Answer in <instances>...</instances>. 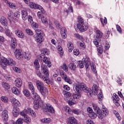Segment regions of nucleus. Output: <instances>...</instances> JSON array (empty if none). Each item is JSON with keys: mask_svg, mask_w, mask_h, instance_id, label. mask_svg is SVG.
<instances>
[{"mask_svg": "<svg viewBox=\"0 0 124 124\" xmlns=\"http://www.w3.org/2000/svg\"><path fill=\"white\" fill-rule=\"evenodd\" d=\"M76 91L78 93H74L73 94L74 99H79L81 97V94L80 93L83 91L85 93H87V95L89 97H91L93 94L96 95L98 93V87L96 85L94 84L92 86V91L91 89L87 87V86L84 83H79L76 86Z\"/></svg>", "mask_w": 124, "mask_h": 124, "instance_id": "1", "label": "nucleus"}, {"mask_svg": "<svg viewBox=\"0 0 124 124\" xmlns=\"http://www.w3.org/2000/svg\"><path fill=\"white\" fill-rule=\"evenodd\" d=\"M77 25L78 29L80 31H86L88 29H89V26L88 25L85 24L84 22V19L83 17L81 16H78V21L77 22Z\"/></svg>", "mask_w": 124, "mask_h": 124, "instance_id": "2", "label": "nucleus"}, {"mask_svg": "<svg viewBox=\"0 0 124 124\" xmlns=\"http://www.w3.org/2000/svg\"><path fill=\"white\" fill-rule=\"evenodd\" d=\"M36 85L38 91H39L43 95H45L47 93V89H46L44 90V84H43L42 81L40 80H37L36 81Z\"/></svg>", "mask_w": 124, "mask_h": 124, "instance_id": "3", "label": "nucleus"}, {"mask_svg": "<svg viewBox=\"0 0 124 124\" xmlns=\"http://www.w3.org/2000/svg\"><path fill=\"white\" fill-rule=\"evenodd\" d=\"M97 112V117L100 120H102L104 118V117L108 116V114H109V111L106 108H103L102 110L100 109L98 110Z\"/></svg>", "mask_w": 124, "mask_h": 124, "instance_id": "4", "label": "nucleus"}, {"mask_svg": "<svg viewBox=\"0 0 124 124\" xmlns=\"http://www.w3.org/2000/svg\"><path fill=\"white\" fill-rule=\"evenodd\" d=\"M8 59L5 57H2L0 60V65L3 69L7 68Z\"/></svg>", "mask_w": 124, "mask_h": 124, "instance_id": "5", "label": "nucleus"}, {"mask_svg": "<svg viewBox=\"0 0 124 124\" xmlns=\"http://www.w3.org/2000/svg\"><path fill=\"white\" fill-rule=\"evenodd\" d=\"M29 6L31 8H34V9H39V10H41L42 13H44V9L40 5L35 4L32 2L29 3Z\"/></svg>", "mask_w": 124, "mask_h": 124, "instance_id": "6", "label": "nucleus"}, {"mask_svg": "<svg viewBox=\"0 0 124 124\" xmlns=\"http://www.w3.org/2000/svg\"><path fill=\"white\" fill-rule=\"evenodd\" d=\"M44 112H49V113H55L54 108L49 104H47L44 107Z\"/></svg>", "mask_w": 124, "mask_h": 124, "instance_id": "7", "label": "nucleus"}, {"mask_svg": "<svg viewBox=\"0 0 124 124\" xmlns=\"http://www.w3.org/2000/svg\"><path fill=\"white\" fill-rule=\"evenodd\" d=\"M15 55L17 60H22L24 58V54L20 49H16L15 52Z\"/></svg>", "mask_w": 124, "mask_h": 124, "instance_id": "8", "label": "nucleus"}, {"mask_svg": "<svg viewBox=\"0 0 124 124\" xmlns=\"http://www.w3.org/2000/svg\"><path fill=\"white\" fill-rule=\"evenodd\" d=\"M41 71L42 72L43 74L46 75V77L49 76V70H48V68L47 66L42 64L41 66Z\"/></svg>", "mask_w": 124, "mask_h": 124, "instance_id": "9", "label": "nucleus"}, {"mask_svg": "<svg viewBox=\"0 0 124 124\" xmlns=\"http://www.w3.org/2000/svg\"><path fill=\"white\" fill-rule=\"evenodd\" d=\"M40 60L43 61V62H45V63H46L48 67H51L52 65L51 62L49 61V60L48 58H47V57H45V56H44V54L40 56Z\"/></svg>", "mask_w": 124, "mask_h": 124, "instance_id": "10", "label": "nucleus"}, {"mask_svg": "<svg viewBox=\"0 0 124 124\" xmlns=\"http://www.w3.org/2000/svg\"><path fill=\"white\" fill-rule=\"evenodd\" d=\"M20 115L21 116H22V117H24V122H25V123H26V124L31 123V119L30 117L27 115V114H26V113H25L24 111L21 112Z\"/></svg>", "mask_w": 124, "mask_h": 124, "instance_id": "11", "label": "nucleus"}, {"mask_svg": "<svg viewBox=\"0 0 124 124\" xmlns=\"http://www.w3.org/2000/svg\"><path fill=\"white\" fill-rule=\"evenodd\" d=\"M61 34L63 39H65L67 37V31L64 27H62L61 29Z\"/></svg>", "mask_w": 124, "mask_h": 124, "instance_id": "12", "label": "nucleus"}, {"mask_svg": "<svg viewBox=\"0 0 124 124\" xmlns=\"http://www.w3.org/2000/svg\"><path fill=\"white\" fill-rule=\"evenodd\" d=\"M44 36V35H34V37L36 42H38V43H42L43 40H44V39L43 38Z\"/></svg>", "mask_w": 124, "mask_h": 124, "instance_id": "13", "label": "nucleus"}, {"mask_svg": "<svg viewBox=\"0 0 124 124\" xmlns=\"http://www.w3.org/2000/svg\"><path fill=\"white\" fill-rule=\"evenodd\" d=\"M10 101L11 103L15 105V106H16L17 107H20V106H21V103H20V102L16 99V98H12L11 99Z\"/></svg>", "mask_w": 124, "mask_h": 124, "instance_id": "14", "label": "nucleus"}, {"mask_svg": "<svg viewBox=\"0 0 124 124\" xmlns=\"http://www.w3.org/2000/svg\"><path fill=\"white\" fill-rule=\"evenodd\" d=\"M103 36V33L99 30L96 31L95 38L97 39L99 41H101V38Z\"/></svg>", "mask_w": 124, "mask_h": 124, "instance_id": "15", "label": "nucleus"}, {"mask_svg": "<svg viewBox=\"0 0 124 124\" xmlns=\"http://www.w3.org/2000/svg\"><path fill=\"white\" fill-rule=\"evenodd\" d=\"M15 85L17 88H21L23 85V82L20 78H16L15 81Z\"/></svg>", "mask_w": 124, "mask_h": 124, "instance_id": "16", "label": "nucleus"}, {"mask_svg": "<svg viewBox=\"0 0 124 124\" xmlns=\"http://www.w3.org/2000/svg\"><path fill=\"white\" fill-rule=\"evenodd\" d=\"M2 119L3 121H8V111L7 110H4L2 112Z\"/></svg>", "mask_w": 124, "mask_h": 124, "instance_id": "17", "label": "nucleus"}, {"mask_svg": "<svg viewBox=\"0 0 124 124\" xmlns=\"http://www.w3.org/2000/svg\"><path fill=\"white\" fill-rule=\"evenodd\" d=\"M22 18L24 21L28 19V12L26 9L23 10L21 11Z\"/></svg>", "mask_w": 124, "mask_h": 124, "instance_id": "18", "label": "nucleus"}, {"mask_svg": "<svg viewBox=\"0 0 124 124\" xmlns=\"http://www.w3.org/2000/svg\"><path fill=\"white\" fill-rule=\"evenodd\" d=\"M37 69V71H36V75H37V76H38V77H39L40 78H42L43 80H44L45 82H49V79L46 78H43V77L42 76V74H41V73H40V71H39V69Z\"/></svg>", "mask_w": 124, "mask_h": 124, "instance_id": "19", "label": "nucleus"}, {"mask_svg": "<svg viewBox=\"0 0 124 124\" xmlns=\"http://www.w3.org/2000/svg\"><path fill=\"white\" fill-rule=\"evenodd\" d=\"M19 108L17 107H14L13 109V115L14 117H18L19 116Z\"/></svg>", "mask_w": 124, "mask_h": 124, "instance_id": "20", "label": "nucleus"}, {"mask_svg": "<svg viewBox=\"0 0 124 124\" xmlns=\"http://www.w3.org/2000/svg\"><path fill=\"white\" fill-rule=\"evenodd\" d=\"M39 101H40V100H34V101L33 102L34 109H35L36 110H38V109H39V108H40V107H41V106H40V105H39Z\"/></svg>", "mask_w": 124, "mask_h": 124, "instance_id": "21", "label": "nucleus"}, {"mask_svg": "<svg viewBox=\"0 0 124 124\" xmlns=\"http://www.w3.org/2000/svg\"><path fill=\"white\" fill-rule=\"evenodd\" d=\"M67 124H77V121L75 118L74 117H71L67 119Z\"/></svg>", "mask_w": 124, "mask_h": 124, "instance_id": "22", "label": "nucleus"}, {"mask_svg": "<svg viewBox=\"0 0 124 124\" xmlns=\"http://www.w3.org/2000/svg\"><path fill=\"white\" fill-rule=\"evenodd\" d=\"M16 34L19 38H24L25 37V34L21 30H16Z\"/></svg>", "mask_w": 124, "mask_h": 124, "instance_id": "23", "label": "nucleus"}, {"mask_svg": "<svg viewBox=\"0 0 124 124\" xmlns=\"http://www.w3.org/2000/svg\"><path fill=\"white\" fill-rule=\"evenodd\" d=\"M31 93H32L31 95L32 96V98L35 99V100H41V99H40V97L37 93H36L35 91H32V92Z\"/></svg>", "mask_w": 124, "mask_h": 124, "instance_id": "24", "label": "nucleus"}, {"mask_svg": "<svg viewBox=\"0 0 124 124\" xmlns=\"http://www.w3.org/2000/svg\"><path fill=\"white\" fill-rule=\"evenodd\" d=\"M12 92L13 93H14V94H16V95H20L21 94L20 90L16 87H14L12 88Z\"/></svg>", "mask_w": 124, "mask_h": 124, "instance_id": "25", "label": "nucleus"}, {"mask_svg": "<svg viewBox=\"0 0 124 124\" xmlns=\"http://www.w3.org/2000/svg\"><path fill=\"white\" fill-rule=\"evenodd\" d=\"M0 22L3 26H7L8 23L7 19L4 16H1L0 18Z\"/></svg>", "mask_w": 124, "mask_h": 124, "instance_id": "26", "label": "nucleus"}, {"mask_svg": "<svg viewBox=\"0 0 124 124\" xmlns=\"http://www.w3.org/2000/svg\"><path fill=\"white\" fill-rule=\"evenodd\" d=\"M62 93L64 94L65 97H66L67 100L71 99V93H70L64 91H63Z\"/></svg>", "mask_w": 124, "mask_h": 124, "instance_id": "27", "label": "nucleus"}, {"mask_svg": "<svg viewBox=\"0 0 124 124\" xmlns=\"http://www.w3.org/2000/svg\"><path fill=\"white\" fill-rule=\"evenodd\" d=\"M67 47L69 49V52L71 53L72 52V50L74 49V46H73V43L71 42H68L67 44Z\"/></svg>", "mask_w": 124, "mask_h": 124, "instance_id": "28", "label": "nucleus"}, {"mask_svg": "<svg viewBox=\"0 0 124 124\" xmlns=\"http://www.w3.org/2000/svg\"><path fill=\"white\" fill-rule=\"evenodd\" d=\"M27 112L29 115H30L32 117H35V113L34 112V111H33V110H32L31 108H27Z\"/></svg>", "mask_w": 124, "mask_h": 124, "instance_id": "29", "label": "nucleus"}, {"mask_svg": "<svg viewBox=\"0 0 124 124\" xmlns=\"http://www.w3.org/2000/svg\"><path fill=\"white\" fill-rule=\"evenodd\" d=\"M28 85L29 89L31 91V92L35 91V88H34V86H33V84L32 82H28Z\"/></svg>", "mask_w": 124, "mask_h": 124, "instance_id": "30", "label": "nucleus"}, {"mask_svg": "<svg viewBox=\"0 0 124 124\" xmlns=\"http://www.w3.org/2000/svg\"><path fill=\"white\" fill-rule=\"evenodd\" d=\"M5 34L7 36H8V37H11L12 36V32H11L8 28H6L5 29Z\"/></svg>", "mask_w": 124, "mask_h": 124, "instance_id": "31", "label": "nucleus"}, {"mask_svg": "<svg viewBox=\"0 0 124 124\" xmlns=\"http://www.w3.org/2000/svg\"><path fill=\"white\" fill-rule=\"evenodd\" d=\"M70 115H72V114H76V115H80L81 114V112L79 111V109H72L71 111L70 112Z\"/></svg>", "mask_w": 124, "mask_h": 124, "instance_id": "32", "label": "nucleus"}, {"mask_svg": "<svg viewBox=\"0 0 124 124\" xmlns=\"http://www.w3.org/2000/svg\"><path fill=\"white\" fill-rule=\"evenodd\" d=\"M7 62L8 65H16V62L11 58L8 59Z\"/></svg>", "mask_w": 124, "mask_h": 124, "instance_id": "33", "label": "nucleus"}, {"mask_svg": "<svg viewBox=\"0 0 124 124\" xmlns=\"http://www.w3.org/2000/svg\"><path fill=\"white\" fill-rule=\"evenodd\" d=\"M23 57L25 59H27L28 61H30L31 58V54L30 53H27L25 52L24 54H23Z\"/></svg>", "mask_w": 124, "mask_h": 124, "instance_id": "34", "label": "nucleus"}, {"mask_svg": "<svg viewBox=\"0 0 124 124\" xmlns=\"http://www.w3.org/2000/svg\"><path fill=\"white\" fill-rule=\"evenodd\" d=\"M35 31L36 34L34 35H44V33H43L41 30L36 29Z\"/></svg>", "mask_w": 124, "mask_h": 124, "instance_id": "35", "label": "nucleus"}, {"mask_svg": "<svg viewBox=\"0 0 124 124\" xmlns=\"http://www.w3.org/2000/svg\"><path fill=\"white\" fill-rule=\"evenodd\" d=\"M89 116L90 117V118H91V119H95V118H96L97 117V113L96 114L95 113H94V112H91L88 114Z\"/></svg>", "mask_w": 124, "mask_h": 124, "instance_id": "36", "label": "nucleus"}, {"mask_svg": "<svg viewBox=\"0 0 124 124\" xmlns=\"http://www.w3.org/2000/svg\"><path fill=\"white\" fill-rule=\"evenodd\" d=\"M2 85L3 88L6 90H9V89H10V86H9V84L5 82H2Z\"/></svg>", "mask_w": 124, "mask_h": 124, "instance_id": "37", "label": "nucleus"}, {"mask_svg": "<svg viewBox=\"0 0 124 124\" xmlns=\"http://www.w3.org/2000/svg\"><path fill=\"white\" fill-rule=\"evenodd\" d=\"M23 93L24 94V95H25V96H27V97L31 95L30 91L27 89H24L23 91Z\"/></svg>", "mask_w": 124, "mask_h": 124, "instance_id": "38", "label": "nucleus"}, {"mask_svg": "<svg viewBox=\"0 0 124 124\" xmlns=\"http://www.w3.org/2000/svg\"><path fill=\"white\" fill-rule=\"evenodd\" d=\"M40 11H39L37 13V16L39 19H41V18L44 17V16H42V14H44V13H45V11L44 10V13H42V11L41 10H40Z\"/></svg>", "mask_w": 124, "mask_h": 124, "instance_id": "39", "label": "nucleus"}, {"mask_svg": "<svg viewBox=\"0 0 124 124\" xmlns=\"http://www.w3.org/2000/svg\"><path fill=\"white\" fill-rule=\"evenodd\" d=\"M83 61L85 64L91 63V59H90L89 57H86L85 58H83Z\"/></svg>", "mask_w": 124, "mask_h": 124, "instance_id": "40", "label": "nucleus"}, {"mask_svg": "<svg viewBox=\"0 0 124 124\" xmlns=\"http://www.w3.org/2000/svg\"><path fill=\"white\" fill-rule=\"evenodd\" d=\"M100 20L103 27H104L107 24V18L106 17H104V18H101Z\"/></svg>", "mask_w": 124, "mask_h": 124, "instance_id": "41", "label": "nucleus"}, {"mask_svg": "<svg viewBox=\"0 0 124 124\" xmlns=\"http://www.w3.org/2000/svg\"><path fill=\"white\" fill-rule=\"evenodd\" d=\"M69 67L70 68V69H71V70H75V69H76V65H75V64L73 63H70L69 64Z\"/></svg>", "mask_w": 124, "mask_h": 124, "instance_id": "42", "label": "nucleus"}, {"mask_svg": "<svg viewBox=\"0 0 124 124\" xmlns=\"http://www.w3.org/2000/svg\"><path fill=\"white\" fill-rule=\"evenodd\" d=\"M42 123H46L47 124H50L52 121L50 118H44L41 120Z\"/></svg>", "mask_w": 124, "mask_h": 124, "instance_id": "43", "label": "nucleus"}, {"mask_svg": "<svg viewBox=\"0 0 124 124\" xmlns=\"http://www.w3.org/2000/svg\"><path fill=\"white\" fill-rule=\"evenodd\" d=\"M92 70L93 71V73H96V66H95V64H90Z\"/></svg>", "mask_w": 124, "mask_h": 124, "instance_id": "44", "label": "nucleus"}, {"mask_svg": "<svg viewBox=\"0 0 124 124\" xmlns=\"http://www.w3.org/2000/svg\"><path fill=\"white\" fill-rule=\"evenodd\" d=\"M60 75L62 78V79H63V80H64L65 78H66L67 77V75H66V74H65V73H64V72L62 71H61L60 72Z\"/></svg>", "mask_w": 124, "mask_h": 124, "instance_id": "45", "label": "nucleus"}, {"mask_svg": "<svg viewBox=\"0 0 124 124\" xmlns=\"http://www.w3.org/2000/svg\"><path fill=\"white\" fill-rule=\"evenodd\" d=\"M57 49L59 51V54L62 56L63 55V51L62 50V47L61 46H58L57 47Z\"/></svg>", "mask_w": 124, "mask_h": 124, "instance_id": "46", "label": "nucleus"}, {"mask_svg": "<svg viewBox=\"0 0 124 124\" xmlns=\"http://www.w3.org/2000/svg\"><path fill=\"white\" fill-rule=\"evenodd\" d=\"M41 20L43 24L48 25V21H47V17L46 16H43V17H41Z\"/></svg>", "mask_w": 124, "mask_h": 124, "instance_id": "47", "label": "nucleus"}, {"mask_svg": "<svg viewBox=\"0 0 124 124\" xmlns=\"http://www.w3.org/2000/svg\"><path fill=\"white\" fill-rule=\"evenodd\" d=\"M99 41L98 40V39H96V38H94L93 43L94 44L95 46H96V47H98L99 46Z\"/></svg>", "mask_w": 124, "mask_h": 124, "instance_id": "48", "label": "nucleus"}, {"mask_svg": "<svg viewBox=\"0 0 124 124\" xmlns=\"http://www.w3.org/2000/svg\"><path fill=\"white\" fill-rule=\"evenodd\" d=\"M34 64L35 66H36V69H38L40 67V65H39V62H38V60H35L34 62Z\"/></svg>", "mask_w": 124, "mask_h": 124, "instance_id": "49", "label": "nucleus"}, {"mask_svg": "<svg viewBox=\"0 0 124 124\" xmlns=\"http://www.w3.org/2000/svg\"><path fill=\"white\" fill-rule=\"evenodd\" d=\"M1 100L2 102H4V103H7L8 102V98L6 96H2L1 97Z\"/></svg>", "mask_w": 124, "mask_h": 124, "instance_id": "50", "label": "nucleus"}, {"mask_svg": "<svg viewBox=\"0 0 124 124\" xmlns=\"http://www.w3.org/2000/svg\"><path fill=\"white\" fill-rule=\"evenodd\" d=\"M26 32L27 34H29V35H33V32L30 29H26Z\"/></svg>", "mask_w": 124, "mask_h": 124, "instance_id": "51", "label": "nucleus"}, {"mask_svg": "<svg viewBox=\"0 0 124 124\" xmlns=\"http://www.w3.org/2000/svg\"><path fill=\"white\" fill-rule=\"evenodd\" d=\"M103 94H102V93L100 92V93L98 94V99L99 101H102V100H103Z\"/></svg>", "mask_w": 124, "mask_h": 124, "instance_id": "52", "label": "nucleus"}, {"mask_svg": "<svg viewBox=\"0 0 124 124\" xmlns=\"http://www.w3.org/2000/svg\"><path fill=\"white\" fill-rule=\"evenodd\" d=\"M93 109L94 110L95 112H96L97 115V111H99V110H100V109H99V108H98V107L96 105H95V104L93 105Z\"/></svg>", "mask_w": 124, "mask_h": 124, "instance_id": "53", "label": "nucleus"}, {"mask_svg": "<svg viewBox=\"0 0 124 124\" xmlns=\"http://www.w3.org/2000/svg\"><path fill=\"white\" fill-rule=\"evenodd\" d=\"M13 69L14 71H15V72H16L17 73H20V72H21V69L16 66L13 67Z\"/></svg>", "mask_w": 124, "mask_h": 124, "instance_id": "54", "label": "nucleus"}, {"mask_svg": "<svg viewBox=\"0 0 124 124\" xmlns=\"http://www.w3.org/2000/svg\"><path fill=\"white\" fill-rule=\"evenodd\" d=\"M68 100H69L68 103L70 106H71V105H74V104H76V102L74 101L73 99H70Z\"/></svg>", "mask_w": 124, "mask_h": 124, "instance_id": "55", "label": "nucleus"}, {"mask_svg": "<svg viewBox=\"0 0 124 124\" xmlns=\"http://www.w3.org/2000/svg\"><path fill=\"white\" fill-rule=\"evenodd\" d=\"M64 80L65 82H66L67 83H68L69 84H72V81L70 79V78L67 77Z\"/></svg>", "mask_w": 124, "mask_h": 124, "instance_id": "56", "label": "nucleus"}, {"mask_svg": "<svg viewBox=\"0 0 124 124\" xmlns=\"http://www.w3.org/2000/svg\"><path fill=\"white\" fill-rule=\"evenodd\" d=\"M78 64L80 68H83L84 67V64L83 63V62L79 61L78 62Z\"/></svg>", "mask_w": 124, "mask_h": 124, "instance_id": "57", "label": "nucleus"}, {"mask_svg": "<svg viewBox=\"0 0 124 124\" xmlns=\"http://www.w3.org/2000/svg\"><path fill=\"white\" fill-rule=\"evenodd\" d=\"M97 49L98 53H100V54H102V53H103V47L102 46L99 47L98 46Z\"/></svg>", "mask_w": 124, "mask_h": 124, "instance_id": "58", "label": "nucleus"}, {"mask_svg": "<svg viewBox=\"0 0 124 124\" xmlns=\"http://www.w3.org/2000/svg\"><path fill=\"white\" fill-rule=\"evenodd\" d=\"M28 21L30 23V24H33V20L32 19V16H28Z\"/></svg>", "mask_w": 124, "mask_h": 124, "instance_id": "59", "label": "nucleus"}, {"mask_svg": "<svg viewBox=\"0 0 124 124\" xmlns=\"http://www.w3.org/2000/svg\"><path fill=\"white\" fill-rule=\"evenodd\" d=\"M64 110L65 112L68 113L70 114V112H71L72 109H70V108L68 107H64Z\"/></svg>", "mask_w": 124, "mask_h": 124, "instance_id": "60", "label": "nucleus"}, {"mask_svg": "<svg viewBox=\"0 0 124 124\" xmlns=\"http://www.w3.org/2000/svg\"><path fill=\"white\" fill-rule=\"evenodd\" d=\"M67 13H71V12H73V8H72L71 6L68 7V10L66 11Z\"/></svg>", "mask_w": 124, "mask_h": 124, "instance_id": "61", "label": "nucleus"}, {"mask_svg": "<svg viewBox=\"0 0 124 124\" xmlns=\"http://www.w3.org/2000/svg\"><path fill=\"white\" fill-rule=\"evenodd\" d=\"M74 55H75V56H78L79 54H80V52H79V49H76L73 50Z\"/></svg>", "mask_w": 124, "mask_h": 124, "instance_id": "62", "label": "nucleus"}, {"mask_svg": "<svg viewBox=\"0 0 124 124\" xmlns=\"http://www.w3.org/2000/svg\"><path fill=\"white\" fill-rule=\"evenodd\" d=\"M44 55H50V51L47 49H45L43 51Z\"/></svg>", "mask_w": 124, "mask_h": 124, "instance_id": "63", "label": "nucleus"}, {"mask_svg": "<svg viewBox=\"0 0 124 124\" xmlns=\"http://www.w3.org/2000/svg\"><path fill=\"white\" fill-rule=\"evenodd\" d=\"M16 124H23V120L22 118H19L16 121Z\"/></svg>", "mask_w": 124, "mask_h": 124, "instance_id": "64", "label": "nucleus"}]
</instances>
